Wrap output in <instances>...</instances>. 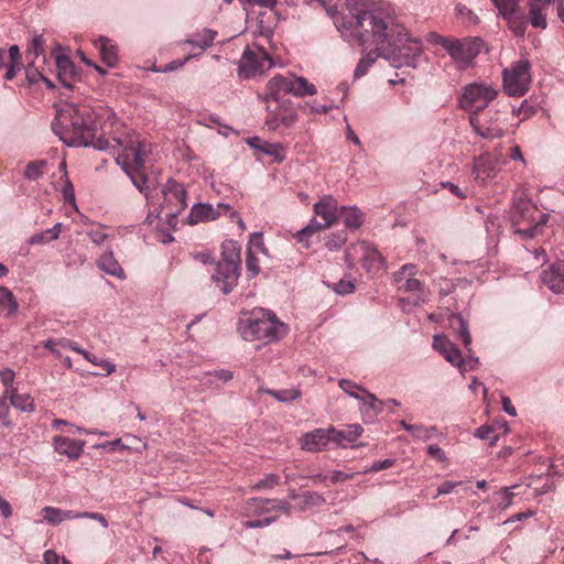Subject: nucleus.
<instances>
[{"mask_svg": "<svg viewBox=\"0 0 564 564\" xmlns=\"http://www.w3.org/2000/svg\"><path fill=\"white\" fill-rule=\"evenodd\" d=\"M437 43L462 68L471 64L475 57L481 52L484 45V42L478 37L452 40L441 36Z\"/></svg>", "mask_w": 564, "mask_h": 564, "instance_id": "9d476101", "label": "nucleus"}, {"mask_svg": "<svg viewBox=\"0 0 564 564\" xmlns=\"http://www.w3.org/2000/svg\"><path fill=\"white\" fill-rule=\"evenodd\" d=\"M499 158L496 154L486 152L475 158L473 164V175L476 183L485 185L488 181L495 178L499 171Z\"/></svg>", "mask_w": 564, "mask_h": 564, "instance_id": "4468645a", "label": "nucleus"}, {"mask_svg": "<svg viewBox=\"0 0 564 564\" xmlns=\"http://www.w3.org/2000/svg\"><path fill=\"white\" fill-rule=\"evenodd\" d=\"M529 489L530 485L523 488L521 484H516L496 491L494 494L495 509L499 511L507 510L513 503L514 497L528 496Z\"/></svg>", "mask_w": 564, "mask_h": 564, "instance_id": "5701e85b", "label": "nucleus"}, {"mask_svg": "<svg viewBox=\"0 0 564 564\" xmlns=\"http://www.w3.org/2000/svg\"><path fill=\"white\" fill-rule=\"evenodd\" d=\"M252 502L257 508H260L265 512L281 511L284 514L290 516L294 510V505H291L288 500L254 498L252 499Z\"/></svg>", "mask_w": 564, "mask_h": 564, "instance_id": "473e14b6", "label": "nucleus"}, {"mask_svg": "<svg viewBox=\"0 0 564 564\" xmlns=\"http://www.w3.org/2000/svg\"><path fill=\"white\" fill-rule=\"evenodd\" d=\"M238 332L247 341L272 343L282 339L289 328L272 312L259 310L239 321Z\"/></svg>", "mask_w": 564, "mask_h": 564, "instance_id": "39448f33", "label": "nucleus"}, {"mask_svg": "<svg viewBox=\"0 0 564 564\" xmlns=\"http://www.w3.org/2000/svg\"><path fill=\"white\" fill-rule=\"evenodd\" d=\"M160 192L163 196V203L159 204L161 210L167 207L166 217L176 219L178 214L187 206V193L184 185L169 178Z\"/></svg>", "mask_w": 564, "mask_h": 564, "instance_id": "f8f14e48", "label": "nucleus"}, {"mask_svg": "<svg viewBox=\"0 0 564 564\" xmlns=\"http://www.w3.org/2000/svg\"><path fill=\"white\" fill-rule=\"evenodd\" d=\"M122 152L116 156L117 164L129 176L132 184L144 194L148 204L155 205L153 192H149L148 177L142 172L145 156L148 155V145L140 140L139 134H129L127 139L117 140Z\"/></svg>", "mask_w": 564, "mask_h": 564, "instance_id": "7ed1b4c3", "label": "nucleus"}, {"mask_svg": "<svg viewBox=\"0 0 564 564\" xmlns=\"http://www.w3.org/2000/svg\"><path fill=\"white\" fill-rule=\"evenodd\" d=\"M499 14L508 22V25L514 35H524L527 29V20L523 14L518 12V9H511L510 14L507 12H501Z\"/></svg>", "mask_w": 564, "mask_h": 564, "instance_id": "ea45409f", "label": "nucleus"}, {"mask_svg": "<svg viewBox=\"0 0 564 564\" xmlns=\"http://www.w3.org/2000/svg\"><path fill=\"white\" fill-rule=\"evenodd\" d=\"M264 393L273 397L279 402L284 403L292 402L301 397V391L296 388L281 390L267 389L264 390Z\"/></svg>", "mask_w": 564, "mask_h": 564, "instance_id": "a18cd8bd", "label": "nucleus"}, {"mask_svg": "<svg viewBox=\"0 0 564 564\" xmlns=\"http://www.w3.org/2000/svg\"><path fill=\"white\" fill-rule=\"evenodd\" d=\"M395 464L394 459L387 458L382 460L373 462L370 466L366 467L360 474L378 473L383 469H388Z\"/></svg>", "mask_w": 564, "mask_h": 564, "instance_id": "4d7b16f0", "label": "nucleus"}, {"mask_svg": "<svg viewBox=\"0 0 564 564\" xmlns=\"http://www.w3.org/2000/svg\"><path fill=\"white\" fill-rule=\"evenodd\" d=\"M433 348L438 351L452 366L456 367V365L462 364V351L445 336L440 334L435 335L433 337Z\"/></svg>", "mask_w": 564, "mask_h": 564, "instance_id": "bb28decb", "label": "nucleus"}, {"mask_svg": "<svg viewBox=\"0 0 564 564\" xmlns=\"http://www.w3.org/2000/svg\"><path fill=\"white\" fill-rule=\"evenodd\" d=\"M455 10H456L457 15L460 19H463L464 21L473 23V24H476L478 22V17L476 14H474V12L466 6L457 4Z\"/></svg>", "mask_w": 564, "mask_h": 564, "instance_id": "e2e57ef3", "label": "nucleus"}, {"mask_svg": "<svg viewBox=\"0 0 564 564\" xmlns=\"http://www.w3.org/2000/svg\"><path fill=\"white\" fill-rule=\"evenodd\" d=\"M449 326L462 340L467 351L470 352L471 336L467 321L462 316V314H452L449 317Z\"/></svg>", "mask_w": 564, "mask_h": 564, "instance_id": "7c9ffc66", "label": "nucleus"}, {"mask_svg": "<svg viewBox=\"0 0 564 564\" xmlns=\"http://www.w3.org/2000/svg\"><path fill=\"white\" fill-rule=\"evenodd\" d=\"M45 41L42 34H34L26 46L28 61H35L44 54Z\"/></svg>", "mask_w": 564, "mask_h": 564, "instance_id": "c03bdc74", "label": "nucleus"}, {"mask_svg": "<svg viewBox=\"0 0 564 564\" xmlns=\"http://www.w3.org/2000/svg\"><path fill=\"white\" fill-rule=\"evenodd\" d=\"M55 65L57 70L56 77L59 83L65 88L72 89L77 75V69L72 58L64 54H57L55 56Z\"/></svg>", "mask_w": 564, "mask_h": 564, "instance_id": "b1692460", "label": "nucleus"}, {"mask_svg": "<svg viewBox=\"0 0 564 564\" xmlns=\"http://www.w3.org/2000/svg\"><path fill=\"white\" fill-rule=\"evenodd\" d=\"M279 484V477L275 474H268L252 486L254 490L273 488Z\"/></svg>", "mask_w": 564, "mask_h": 564, "instance_id": "052dcab7", "label": "nucleus"}, {"mask_svg": "<svg viewBox=\"0 0 564 564\" xmlns=\"http://www.w3.org/2000/svg\"><path fill=\"white\" fill-rule=\"evenodd\" d=\"M94 45L99 51L101 61L110 67L115 66L118 59V53L117 45L113 43V41L100 36L99 39L95 40Z\"/></svg>", "mask_w": 564, "mask_h": 564, "instance_id": "c756f323", "label": "nucleus"}, {"mask_svg": "<svg viewBox=\"0 0 564 564\" xmlns=\"http://www.w3.org/2000/svg\"><path fill=\"white\" fill-rule=\"evenodd\" d=\"M10 404L21 412L32 413L35 410L33 398L29 393H19L18 389L10 390L6 395Z\"/></svg>", "mask_w": 564, "mask_h": 564, "instance_id": "c9c22d12", "label": "nucleus"}, {"mask_svg": "<svg viewBox=\"0 0 564 564\" xmlns=\"http://www.w3.org/2000/svg\"><path fill=\"white\" fill-rule=\"evenodd\" d=\"M314 214L323 219V226H333L338 219V204L337 200L330 196L325 195L321 197L313 206Z\"/></svg>", "mask_w": 564, "mask_h": 564, "instance_id": "412c9836", "label": "nucleus"}, {"mask_svg": "<svg viewBox=\"0 0 564 564\" xmlns=\"http://www.w3.org/2000/svg\"><path fill=\"white\" fill-rule=\"evenodd\" d=\"M9 413L10 406L8 404V398L2 394V397H0V426H12V421L9 419Z\"/></svg>", "mask_w": 564, "mask_h": 564, "instance_id": "6e6d98bb", "label": "nucleus"}, {"mask_svg": "<svg viewBox=\"0 0 564 564\" xmlns=\"http://www.w3.org/2000/svg\"><path fill=\"white\" fill-rule=\"evenodd\" d=\"M362 432L364 429L359 424H350L344 430H337L330 426V444L346 448L349 444L356 442L361 436Z\"/></svg>", "mask_w": 564, "mask_h": 564, "instance_id": "393cba45", "label": "nucleus"}, {"mask_svg": "<svg viewBox=\"0 0 564 564\" xmlns=\"http://www.w3.org/2000/svg\"><path fill=\"white\" fill-rule=\"evenodd\" d=\"M398 286L399 291L417 293L422 290V283L414 278H405Z\"/></svg>", "mask_w": 564, "mask_h": 564, "instance_id": "680f3d73", "label": "nucleus"}, {"mask_svg": "<svg viewBox=\"0 0 564 564\" xmlns=\"http://www.w3.org/2000/svg\"><path fill=\"white\" fill-rule=\"evenodd\" d=\"M291 73L274 75L265 86V93L259 99L265 104L282 101L281 95H291Z\"/></svg>", "mask_w": 564, "mask_h": 564, "instance_id": "f3484780", "label": "nucleus"}, {"mask_svg": "<svg viewBox=\"0 0 564 564\" xmlns=\"http://www.w3.org/2000/svg\"><path fill=\"white\" fill-rule=\"evenodd\" d=\"M510 218L513 232L522 240H529L543 232L550 215L539 210L527 195L520 194L513 198Z\"/></svg>", "mask_w": 564, "mask_h": 564, "instance_id": "20e7f679", "label": "nucleus"}, {"mask_svg": "<svg viewBox=\"0 0 564 564\" xmlns=\"http://www.w3.org/2000/svg\"><path fill=\"white\" fill-rule=\"evenodd\" d=\"M531 82V63L528 59H519L502 70L503 90L510 97L524 96Z\"/></svg>", "mask_w": 564, "mask_h": 564, "instance_id": "1a4fd4ad", "label": "nucleus"}, {"mask_svg": "<svg viewBox=\"0 0 564 564\" xmlns=\"http://www.w3.org/2000/svg\"><path fill=\"white\" fill-rule=\"evenodd\" d=\"M19 304L8 288L0 285V312L6 316H13L18 313Z\"/></svg>", "mask_w": 564, "mask_h": 564, "instance_id": "79ce46f5", "label": "nucleus"}, {"mask_svg": "<svg viewBox=\"0 0 564 564\" xmlns=\"http://www.w3.org/2000/svg\"><path fill=\"white\" fill-rule=\"evenodd\" d=\"M541 279L552 292L564 294V260L552 263L542 272Z\"/></svg>", "mask_w": 564, "mask_h": 564, "instance_id": "4be33fe9", "label": "nucleus"}, {"mask_svg": "<svg viewBox=\"0 0 564 564\" xmlns=\"http://www.w3.org/2000/svg\"><path fill=\"white\" fill-rule=\"evenodd\" d=\"M469 123L475 133L486 140L500 139L506 134L500 110L489 108L487 111L469 116Z\"/></svg>", "mask_w": 564, "mask_h": 564, "instance_id": "9b49d317", "label": "nucleus"}, {"mask_svg": "<svg viewBox=\"0 0 564 564\" xmlns=\"http://www.w3.org/2000/svg\"><path fill=\"white\" fill-rule=\"evenodd\" d=\"M355 252L360 256L362 267L370 271L384 265V259L375 245L368 241H359L352 247Z\"/></svg>", "mask_w": 564, "mask_h": 564, "instance_id": "6ab92c4d", "label": "nucleus"}, {"mask_svg": "<svg viewBox=\"0 0 564 564\" xmlns=\"http://www.w3.org/2000/svg\"><path fill=\"white\" fill-rule=\"evenodd\" d=\"M358 401L365 423L373 422L383 410V403L368 390L362 391Z\"/></svg>", "mask_w": 564, "mask_h": 564, "instance_id": "a878e982", "label": "nucleus"}, {"mask_svg": "<svg viewBox=\"0 0 564 564\" xmlns=\"http://www.w3.org/2000/svg\"><path fill=\"white\" fill-rule=\"evenodd\" d=\"M347 241V234L345 231H338L327 237L325 246L330 250H338Z\"/></svg>", "mask_w": 564, "mask_h": 564, "instance_id": "603ef678", "label": "nucleus"}, {"mask_svg": "<svg viewBox=\"0 0 564 564\" xmlns=\"http://www.w3.org/2000/svg\"><path fill=\"white\" fill-rule=\"evenodd\" d=\"M15 379V372L11 368L0 369V381L4 387L3 394L4 397L8 394L10 390H15L17 388L13 386Z\"/></svg>", "mask_w": 564, "mask_h": 564, "instance_id": "3c124183", "label": "nucleus"}, {"mask_svg": "<svg viewBox=\"0 0 564 564\" xmlns=\"http://www.w3.org/2000/svg\"><path fill=\"white\" fill-rule=\"evenodd\" d=\"M97 265L100 270L106 272L109 275L116 276L118 279H124V271L116 260L111 250L105 252L97 261Z\"/></svg>", "mask_w": 564, "mask_h": 564, "instance_id": "f704fd0d", "label": "nucleus"}, {"mask_svg": "<svg viewBox=\"0 0 564 564\" xmlns=\"http://www.w3.org/2000/svg\"><path fill=\"white\" fill-rule=\"evenodd\" d=\"M338 386L345 393H347L350 398H354L356 400L360 399L362 391H367L361 386L348 379H340L338 381Z\"/></svg>", "mask_w": 564, "mask_h": 564, "instance_id": "de8ad7c7", "label": "nucleus"}, {"mask_svg": "<svg viewBox=\"0 0 564 564\" xmlns=\"http://www.w3.org/2000/svg\"><path fill=\"white\" fill-rule=\"evenodd\" d=\"M25 77L30 84L41 82L43 74L35 67V61H28L25 66Z\"/></svg>", "mask_w": 564, "mask_h": 564, "instance_id": "bf43d9fd", "label": "nucleus"}, {"mask_svg": "<svg viewBox=\"0 0 564 564\" xmlns=\"http://www.w3.org/2000/svg\"><path fill=\"white\" fill-rule=\"evenodd\" d=\"M267 112L264 123L272 131L290 128L297 121V113L288 100L267 104Z\"/></svg>", "mask_w": 564, "mask_h": 564, "instance_id": "ddd939ff", "label": "nucleus"}, {"mask_svg": "<svg viewBox=\"0 0 564 564\" xmlns=\"http://www.w3.org/2000/svg\"><path fill=\"white\" fill-rule=\"evenodd\" d=\"M416 274V267L411 263H406L401 267V269L394 273L395 282L401 283L405 278H412Z\"/></svg>", "mask_w": 564, "mask_h": 564, "instance_id": "0e129e2a", "label": "nucleus"}, {"mask_svg": "<svg viewBox=\"0 0 564 564\" xmlns=\"http://www.w3.org/2000/svg\"><path fill=\"white\" fill-rule=\"evenodd\" d=\"M479 365V358L468 355L466 358L462 356V364L456 365V368L459 370L460 373H465L467 371L475 370Z\"/></svg>", "mask_w": 564, "mask_h": 564, "instance_id": "13d9d810", "label": "nucleus"}, {"mask_svg": "<svg viewBox=\"0 0 564 564\" xmlns=\"http://www.w3.org/2000/svg\"><path fill=\"white\" fill-rule=\"evenodd\" d=\"M42 514H43L44 520L52 525H57L65 520L78 519L77 511L62 510L59 508L50 507V506L44 507L42 509Z\"/></svg>", "mask_w": 564, "mask_h": 564, "instance_id": "72a5a7b5", "label": "nucleus"}, {"mask_svg": "<svg viewBox=\"0 0 564 564\" xmlns=\"http://www.w3.org/2000/svg\"><path fill=\"white\" fill-rule=\"evenodd\" d=\"M86 235L95 245L98 246L104 243L109 238V235L104 231L102 225H98L96 227L88 229Z\"/></svg>", "mask_w": 564, "mask_h": 564, "instance_id": "5fc2aeb1", "label": "nucleus"}, {"mask_svg": "<svg viewBox=\"0 0 564 564\" xmlns=\"http://www.w3.org/2000/svg\"><path fill=\"white\" fill-rule=\"evenodd\" d=\"M247 144L251 149L273 158L275 162H282L285 160V150L281 143H271L259 137H251L247 140Z\"/></svg>", "mask_w": 564, "mask_h": 564, "instance_id": "cd10ccee", "label": "nucleus"}, {"mask_svg": "<svg viewBox=\"0 0 564 564\" xmlns=\"http://www.w3.org/2000/svg\"><path fill=\"white\" fill-rule=\"evenodd\" d=\"M56 240L55 237L53 236V234H46V229L41 231V232H37V234H34L32 235L28 242L30 245H44V243H47V242H51V241H54Z\"/></svg>", "mask_w": 564, "mask_h": 564, "instance_id": "69168bd1", "label": "nucleus"}, {"mask_svg": "<svg viewBox=\"0 0 564 564\" xmlns=\"http://www.w3.org/2000/svg\"><path fill=\"white\" fill-rule=\"evenodd\" d=\"M348 14L337 17L335 25L346 39H354L365 50L377 47L380 55L394 68L416 67L422 54V42L409 35L388 7L361 11L364 0H346Z\"/></svg>", "mask_w": 564, "mask_h": 564, "instance_id": "f257e3e1", "label": "nucleus"}, {"mask_svg": "<svg viewBox=\"0 0 564 564\" xmlns=\"http://www.w3.org/2000/svg\"><path fill=\"white\" fill-rule=\"evenodd\" d=\"M400 426L409 432L413 437L420 441H429L436 436L437 427L436 426H425L423 424H409L405 421L399 422Z\"/></svg>", "mask_w": 564, "mask_h": 564, "instance_id": "4c0bfd02", "label": "nucleus"}, {"mask_svg": "<svg viewBox=\"0 0 564 564\" xmlns=\"http://www.w3.org/2000/svg\"><path fill=\"white\" fill-rule=\"evenodd\" d=\"M325 497L317 491H303L301 492L299 502L294 503V510L305 512L313 508H318L325 505Z\"/></svg>", "mask_w": 564, "mask_h": 564, "instance_id": "2f4dec72", "label": "nucleus"}, {"mask_svg": "<svg viewBox=\"0 0 564 564\" xmlns=\"http://www.w3.org/2000/svg\"><path fill=\"white\" fill-rule=\"evenodd\" d=\"M546 7L543 0H529V14L528 21L533 28L546 29V17L543 13V8Z\"/></svg>", "mask_w": 564, "mask_h": 564, "instance_id": "e433bc0d", "label": "nucleus"}, {"mask_svg": "<svg viewBox=\"0 0 564 564\" xmlns=\"http://www.w3.org/2000/svg\"><path fill=\"white\" fill-rule=\"evenodd\" d=\"M291 95L295 97L313 96L317 93L316 87L305 77L291 75Z\"/></svg>", "mask_w": 564, "mask_h": 564, "instance_id": "58836bf2", "label": "nucleus"}, {"mask_svg": "<svg viewBox=\"0 0 564 564\" xmlns=\"http://www.w3.org/2000/svg\"><path fill=\"white\" fill-rule=\"evenodd\" d=\"M276 63L272 56L259 45L247 46L238 61L237 74L241 80L265 74Z\"/></svg>", "mask_w": 564, "mask_h": 564, "instance_id": "6e6552de", "label": "nucleus"}, {"mask_svg": "<svg viewBox=\"0 0 564 564\" xmlns=\"http://www.w3.org/2000/svg\"><path fill=\"white\" fill-rule=\"evenodd\" d=\"M330 288L338 295H348L355 292L356 285L351 280L341 279L336 283H328Z\"/></svg>", "mask_w": 564, "mask_h": 564, "instance_id": "09e8293b", "label": "nucleus"}, {"mask_svg": "<svg viewBox=\"0 0 564 564\" xmlns=\"http://www.w3.org/2000/svg\"><path fill=\"white\" fill-rule=\"evenodd\" d=\"M498 95L499 88L497 85L487 82H474L462 88L458 107L468 112L469 116H474L487 109Z\"/></svg>", "mask_w": 564, "mask_h": 564, "instance_id": "0eeeda50", "label": "nucleus"}, {"mask_svg": "<svg viewBox=\"0 0 564 564\" xmlns=\"http://www.w3.org/2000/svg\"><path fill=\"white\" fill-rule=\"evenodd\" d=\"M492 433H494V429L491 426L481 425L476 430L475 436L480 440H488L489 444L494 445L497 441V437L495 436L491 438Z\"/></svg>", "mask_w": 564, "mask_h": 564, "instance_id": "338daca9", "label": "nucleus"}, {"mask_svg": "<svg viewBox=\"0 0 564 564\" xmlns=\"http://www.w3.org/2000/svg\"><path fill=\"white\" fill-rule=\"evenodd\" d=\"M381 56L380 50L375 47V50H370L367 54H365L356 65V68L354 70V78L359 79L362 76H365L368 70L372 67V65L376 63L377 58Z\"/></svg>", "mask_w": 564, "mask_h": 564, "instance_id": "37998d69", "label": "nucleus"}, {"mask_svg": "<svg viewBox=\"0 0 564 564\" xmlns=\"http://www.w3.org/2000/svg\"><path fill=\"white\" fill-rule=\"evenodd\" d=\"M240 247L235 241L221 246V258L217 262L212 280L224 293L229 294L237 286L240 276Z\"/></svg>", "mask_w": 564, "mask_h": 564, "instance_id": "423d86ee", "label": "nucleus"}, {"mask_svg": "<svg viewBox=\"0 0 564 564\" xmlns=\"http://www.w3.org/2000/svg\"><path fill=\"white\" fill-rule=\"evenodd\" d=\"M44 564H72L65 557H59L53 550H47L43 555Z\"/></svg>", "mask_w": 564, "mask_h": 564, "instance_id": "774afa93", "label": "nucleus"}, {"mask_svg": "<svg viewBox=\"0 0 564 564\" xmlns=\"http://www.w3.org/2000/svg\"><path fill=\"white\" fill-rule=\"evenodd\" d=\"M217 31L213 29L205 28L200 31L189 34L182 44L191 45L192 47H197L200 50V53L207 48H209L215 39L217 37Z\"/></svg>", "mask_w": 564, "mask_h": 564, "instance_id": "c85d7f7f", "label": "nucleus"}, {"mask_svg": "<svg viewBox=\"0 0 564 564\" xmlns=\"http://www.w3.org/2000/svg\"><path fill=\"white\" fill-rule=\"evenodd\" d=\"M97 116L88 104H65L52 122L56 135L69 147H91L99 151L110 148L109 141L97 135Z\"/></svg>", "mask_w": 564, "mask_h": 564, "instance_id": "f03ea898", "label": "nucleus"}, {"mask_svg": "<svg viewBox=\"0 0 564 564\" xmlns=\"http://www.w3.org/2000/svg\"><path fill=\"white\" fill-rule=\"evenodd\" d=\"M52 444L54 451L59 455H64L70 460H77L84 452L86 442L56 435L53 437Z\"/></svg>", "mask_w": 564, "mask_h": 564, "instance_id": "aec40b11", "label": "nucleus"}, {"mask_svg": "<svg viewBox=\"0 0 564 564\" xmlns=\"http://www.w3.org/2000/svg\"><path fill=\"white\" fill-rule=\"evenodd\" d=\"M44 165H45L44 161L30 162L26 165L25 171H24L25 178L32 180V181L40 178L43 174L42 170H43Z\"/></svg>", "mask_w": 564, "mask_h": 564, "instance_id": "864d4df0", "label": "nucleus"}, {"mask_svg": "<svg viewBox=\"0 0 564 564\" xmlns=\"http://www.w3.org/2000/svg\"><path fill=\"white\" fill-rule=\"evenodd\" d=\"M231 207L228 204L219 203L217 206L207 203L194 204L186 217L188 225H197L199 223L216 220L220 215L221 210H230Z\"/></svg>", "mask_w": 564, "mask_h": 564, "instance_id": "2eb2a0df", "label": "nucleus"}, {"mask_svg": "<svg viewBox=\"0 0 564 564\" xmlns=\"http://www.w3.org/2000/svg\"><path fill=\"white\" fill-rule=\"evenodd\" d=\"M22 68V57L20 47L15 44L11 45L8 50V61H7V52L4 48L0 47V70L6 69L3 78L6 80H12L18 72Z\"/></svg>", "mask_w": 564, "mask_h": 564, "instance_id": "a211bd4d", "label": "nucleus"}, {"mask_svg": "<svg viewBox=\"0 0 564 564\" xmlns=\"http://www.w3.org/2000/svg\"><path fill=\"white\" fill-rule=\"evenodd\" d=\"M340 217L349 229L356 230L362 225V212L357 206H344L340 210Z\"/></svg>", "mask_w": 564, "mask_h": 564, "instance_id": "a19ab883", "label": "nucleus"}, {"mask_svg": "<svg viewBox=\"0 0 564 564\" xmlns=\"http://www.w3.org/2000/svg\"><path fill=\"white\" fill-rule=\"evenodd\" d=\"M301 449L308 453L325 452L330 448V433L327 429H315L304 433L300 440Z\"/></svg>", "mask_w": 564, "mask_h": 564, "instance_id": "dca6fc26", "label": "nucleus"}, {"mask_svg": "<svg viewBox=\"0 0 564 564\" xmlns=\"http://www.w3.org/2000/svg\"><path fill=\"white\" fill-rule=\"evenodd\" d=\"M246 272L248 279H253L260 273L259 259L257 258L254 252H247Z\"/></svg>", "mask_w": 564, "mask_h": 564, "instance_id": "8fccbe9b", "label": "nucleus"}, {"mask_svg": "<svg viewBox=\"0 0 564 564\" xmlns=\"http://www.w3.org/2000/svg\"><path fill=\"white\" fill-rule=\"evenodd\" d=\"M247 252H261L268 256V249L264 245L263 234L260 231H256L250 234Z\"/></svg>", "mask_w": 564, "mask_h": 564, "instance_id": "49530a36", "label": "nucleus"}]
</instances>
